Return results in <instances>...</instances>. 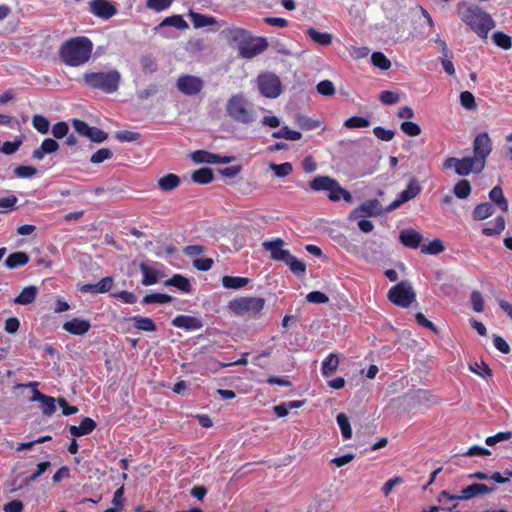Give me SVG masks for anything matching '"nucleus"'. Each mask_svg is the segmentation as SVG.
I'll return each instance as SVG.
<instances>
[{"instance_id": "f257e3e1", "label": "nucleus", "mask_w": 512, "mask_h": 512, "mask_svg": "<svg viewBox=\"0 0 512 512\" xmlns=\"http://www.w3.org/2000/svg\"><path fill=\"white\" fill-rule=\"evenodd\" d=\"M457 15L478 37L484 40L496 26L491 15L476 4L465 1L458 3Z\"/></svg>"}, {"instance_id": "f03ea898", "label": "nucleus", "mask_w": 512, "mask_h": 512, "mask_svg": "<svg viewBox=\"0 0 512 512\" xmlns=\"http://www.w3.org/2000/svg\"><path fill=\"white\" fill-rule=\"evenodd\" d=\"M93 47V42L88 37L75 36L61 44L59 58L66 66L79 67L90 60Z\"/></svg>"}, {"instance_id": "7ed1b4c3", "label": "nucleus", "mask_w": 512, "mask_h": 512, "mask_svg": "<svg viewBox=\"0 0 512 512\" xmlns=\"http://www.w3.org/2000/svg\"><path fill=\"white\" fill-rule=\"evenodd\" d=\"M226 116L234 123L249 126L258 118L255 104L243 92L232 94L225 104Z\"/></svg>"}, {"instance_id": "20e7f679", "label": "nucleus", "mask_w": 512, "mask_h": 512, "mask_svg": "<svg viewBox=\"0 0 512 512\" xmlns=\"http://www.w3.org/2000/svg\"><path fill=\"white\" fill-rule=\"evenodd\" d=\"M284 244L283 239L275 238L264 241L262 247L265 251L270 252L271 259L284 262L293 274L296 276L304 275L306 273V264L292 255L289 250L283 249Z\"/></svg>"}, {"instance_id": "39448f33", "label": "nucleus", "mask_w": 512, "mask_h": 512, "mask_svg": "<svg viewBox=\"0 0 512 512\" xmlns=\"http://www.w3.org/2000/svg\"><path fill=\"white\" fill-rule=\"evenodd\" d=\"M121 74L117 70L108 72H88L83 75V83L89 88L111 94L118 90Z\"/></svg>"}, {"instance_id": "423d86ee", "label": "nucleus", "mask_w": 512, "mask_h": 512, "mask_svg": "<svg viewBox=\"0 0 512 512\" xmlns=\"http://www.w3.org/2000/svg\"><path fill=\"white\" fill-rule=\"evenodd\" d=\"M309 187L315 192L327 191L328 199L332 202H338L340 199H343L346 203H352L353 201L352 194L330 176H316L309 182Z\"/></svg>"}, {"instance_id": "0eeeda50", "label": "nucleus", "mask_w": 512, "mask_h": 512, "mask_svg": "<svg viewBox=\"0 0 512 512\" xmlns=\"http://www.w3.org/2000/svg\"><path fill=\"white\" fill-rule=\"evenodd\" d=\"M266 300L257 296H238L228 302L227 309L236 316H256L261 313Z\"/></svg>"}, {"instance_id": "6e6552de", "label": "nucleus", "mask_w": 512, "mask_h": 512, "mask_svg": "<svg viewBox=\"0 0 512 512\" xmlns=\"http://www.w3.org/2000/svg\"><path fill=\"white\" fill-rule=\"evenodd\" d=\"M443 168L445 170L454 169L455 173L459 176H467L470 173L479 174L485 166L482 165L475 157L466 156L462 159L455 157H449L443 162Z\"/></svg>"}, {"instance_id": "1a4fd4ad", "label": "nucleus", "mask_w": 512, "mask_h": 512, "mask_svg": "<svg viewBox=\"0 0 512 512\" xmlns=\"http://www.w3.org/2000/svg\"><path fill=\"white\" fill-rule=\"evenodd\" d=\"M493 491L494 487H489L483 483L474 482L468 485L466 488L462 489V492H460L459 495H452L447 491L441 492L440 497H438V502L444 505L445 502H453L456 500H469L478 495H485Z\"/></svg>"}, {"instance_id": "9d476101", "label": "nucleus", "mask_w": 512, "mask_h": 512, "mask_svg": "<svg viewBox=\"0 0 512 512\" xmlns=\"http://www.w3.org/2000/svg\"><path fill=\"white\" fill-rule=\"evenodd\" d=\"M257 86L262 96L270 99L277 98L282 92L279 77L273 73H263L257 77Z\"/></svg>"}, {"instance_id": "9b49d317", "label": "nucleus", "mask_w": 512, "mask_h": 512, "mask_svg": "<svg viewBox=\"0 0 512 512\" xmlns=\"http://www.w3.org/2000/svg\"><path fill=\"white\" fill-rule=\"evenodd\" d=\"M39 382L33 381L27 384H18V388H31L32 396L30 400L32 402H39L42 413L47 416H51L56 411L55 399L51 396H47L38 390Z\"/></svg>"}, {"instance_id": "f8f14e48", "label": "nucleus", "mask_w": 512, "mask_h": 512, "mask_svg": "<svg viewBox=\"0 0 512 512\" xmlns=\"http://www.w3.org/2000/svg\"><path fill=\"white\" fill-rule=\"evenodd\" d=\"M415 298L412 287L405 282H400L390 288L388 292V299L393 304L406 308L408 307Z\"/></svg>"}, {"instance_id": "ddd939ff", "label": "nucleus", "mask_w": 512, "mask_h": 512, "mask_svg": "<svg viewBox=\"0 0 512 512\" xmlns=\"http://www.w3.org/2000/svg\"><path fill=\"white\" fill-rule=\"evenodd\" d=\"M176 87L186 96H196L202 91L204 81L198 76L182 74L176 80Z\"/></svg>"}, {"instance_id": "4468645a", "label": "nucleus", "mask_w": 512, "mask_h": 512, "mask_svg": "<svg viewBox=\"0 0 512 512\" xmlns=\"http://www.w3.org/2000/svg\"><path fill=\"white\" fill-rule=\"evenodd\" d=\"M268 48V42L263 37H250L243 43L239 50V56L245 59H252Z\"/></svg>"}, {"instance_id": "2eb2a0df", "label": "nucleus", "mask_w": 512, "mask_h": 512, "mask_svg": "<svg viewBox=\"0 0 512 512\" xmlns=\"http://www.w3.org/2000/svg\"><path fill=\"white\" fill-rule=\"evenodd\" d=\"M492 151V141L488 133L478 134L473 141V157L486 166V159Z\"/></svg>"}, {"instance_id": "dca6fc26", "label": "nucleus", "mask_w": 512, "mask_h": 512, "mask_svg": "<svg viewBox=\"0 0 512 512\" xmlns=\"http://www.w3.org/2000/svg\"><path fill=\"white\" fill-rule=\"evenodd\" d=\"M88 5L90 13L103 20H109L117 14L116 6L109 0H91Z\"/></svg>"}, {"instance_id": "f3484780", "label": "nucleus", "mask_w": 512, "mask_h": 512, "mask_svg": "<svg viewBox=\"0 0 512 512\" xmlns=\"http://www.w3.org/2000/svg\"><path fill=\"white\" fill-rule=\"evenodd\" d=\"M382 212V207L378 200H368L356 207L350 214V219H357L366 216H378Z\"/></svg>"}, {"instance_id": "a211bd4d", "label": "nucleus", "mask_w": 512, "mask_h": 512, "mask_svg": "<svg viewBox=\"0 0 512 512\" xmlns=\"http://www.w3.org/2000/svg\"><path fill=\"white\" fill-rule=\"evenodd\" d=\"M229 45L237 46L238 51L243 43L250 37L251 33L245 29L233 27L223 31Z\"/></svg>"}, {"instance_id": "6ab92c4d", "label": "nucleus", "mask_w": 512, "mask_h": 512, "mask_svg": "<svg viewBox=\"0 0 512 512\" xmlns=\"http://www.w3.org/2000/svg\"><path fill=\"white\" fill-rule=\"evenodd\" d=\"M172 325L177 328L192 331L201 329L203 327V322L200 318L194 316L178 315L172 320Z\"/></svg>"}, {"instance_id": "aec40b11", "label": "nucleus", "mask_w": 512, "mask_h": 512, "mask_svg": "<svg viewBox=\"0 0 512 512\" xmlns=\"http://www.w3.org/2000/svg\"><path fill=\"white\" fill-rule=\"evenodd\" d=\"M91 328V324L87 320L73 318L63 324V329L72 335H84Z\"/></svg>"}, {"instance_id": "412c9836", "label": "nucleus", "mask_w": 512, "mask_h": 512, "mask_svg": "<svg viewBox=\"0 0 512 512\" xmlns=\"http://www.w3.org/2000/svg\"><path fill=\"white\" fill-rule=\"evenodd\" d=\"M113 278L110 276L102 278L98 283L95 284H83L79 290L82 293H106L111 290L113 286Z\"/></svg>"}, {"instance_id": "4be33fe9", "label": "nucleus", "mask_w": 512, "mask_h": 512, "mask_svg": "<svg viewBox=\"0 0 512 512\" xmlns=\"http://www.w3.org/2000/svg\"><path fill=\"white\" fill-rule=\"evenodd\" d=\"M96 426L97 424L92 418L85 417L79 425H71L69 432L73 437H80L91 433Z\"/></svg>"}, {"instance_id": "5701e85b", "label": "nucleus", "mask_w": 512, "mask_h": 512, "mask_svg": "<svg viewBox=\"0 0 512 512\" xmlns=\"http://www.w3.org/2000/svg\"><path fill=\"white\" fill-rule=\"evenodd\" d=\"M139 269L140 271L142 272V275H143V278L141 280V283L144 285V286H150V285H154L158 282L159 280V271L145 263V262H141L139 264Z\"/></svg>"}, {"instance_id": "b1692460", "label": "nucleus", "mask_w": 512, "mask_h": 512, "mask_svg": "<svg viewBox=\"0 0 512 512\" xmlns=\"http://www.w3.org/2000/svg\"><path fill=\"white\" fill-rule=\"evenodd\" d=\"M59 149V144L52 138H46L42 141L39 148L35 149L32 157L37 160H42L45 154L54 153Z\"/></svg>"}, {"instance_id": "393cba45", "label": "nucleus", "mask_w": 512, "mask_h": 512, "mask_svg": "<svg viewBox=\"0 0 512 512\" xmlns=\"http://www.w3.org/2000/svg\"><path fill=\"white\" fill-rule=\"evenodd\" d=\"M423 237L418 234V248L421 252L429 255H437L444 251L445 247L440 239H434L429 243H422Z\"/></svg>"}, {"instance_id": "a878e982", "label": "nucleus", "mask_w": 512, "mask_h": 512, "mask_svg": "<svg viewBox=\"0 0 512 512\" xmlns=\"http://www.w3.org/2000/svg\"><path fill=\"white\" fill-rule=\"evenodd\" d=\"M37 296L38 288L36 286L30 285L24 287L20 294L14 298L13 302L19 305H29L36 300Z\"/></svg>"}, {"instance_id": "bb28decb", "label": "nucleus", "mask_w": 512, "mask_h": 512, "mask_svg": "<svg viewBox=\"0 0 512 512\" xmlns=\"http://www.w3.org/2000/svg\"><path fill=\"white\" fill-rule=\"evenodd\" d=\"M415 183H416V180L414 178L411 179L407 189L400 193L399 197L388 206L387 210L388 211L394 210V209L398 208L399 206H401L403 203L412 199L416 195L415 188H414Z\"/></svg>"}, {"instance_id": "cd10ccee", "label": "nucleus", "mask_w": 512, "mask_h": 512, "mask_svg": "<svg viewBox=\"0 0 512 512\" xmlns=\"http://www.w3.org/2000/svg\"><path fill=\"white\" fill-rule=\"evenodd\" d=\"M188 16L196 29L217 24L214 17L195 12L191 9L189 10Z\"/></svg>"}, {"instance_id": "c85d7f7f", "label": "nucleus", "mask_w": 512, "mask_h": 512, "mask_svg": "<svg viewBox=\"0 0 512 512\" xmlns=\"http://www.w3.org/2000/svg\"><path fill=\"white\" fill-rule=\"evenodd\" d=\"M30 260L29 255L26 252L18 251L11 253L5 260V266L8 269H15L26 265Z\"/></svg>"}, {"instance_id": "c756f323", "label": "nucleus", "mask_w": 512, "mask_h": 512, "mask_svg": "<svg viewBox=\"0 0 512 512\" xmlns=\"http://www.w3.org/2000/svg\"><path fill=\"white\" fill-rule=\"evenodd\" d=\"M164 285L176 287L183 293H190L192 290L190 281L180 274H174L164 282Z\"/></svg>"}, {"instance_id": "7c9ffc66", "label": "nucleus", "mask_w": 512, "mask_h": 512, "mask_svg": "<svg viewBox=\"0 0 512 512\" xmlns=\"http://www.w3.org/2000/svg\"><path fill=\"white\" fill-rule=\"evenodd\" d=\"M180 183V177L173 173L166 174L158 179V187L164 192L176 189Z\"/></svg>"}, {"instance_id": "2f4dec72", "label": "nucleus", "mask_w": 512, "mask_h": 512, "mask_svg": "<svg viewBox=\"0 0 512 512\" xmlns=\"http://www.w3.org/2000/svg\"><path fill=\"white\" fill-rule=\"evenodd\" d=\"M162 27H175L180 30H185V29H188L189 25L184 20L182 15L176 14V15H172V16H168V17L164 18L161 21V23L157 27H155V31H157L158 29H160Z\"/></svg>"}, {"instance_id": "473e14b6", "label": "nucleus", "mask_w": 512, "mask_h": 512, "mask_svg": "<svg viewBox=\"0 0 512 512\" xmlns=\"http://www.w3.org/2000/svg\"><path fill=\"white\" fill-rule=\"evenodd\" d=\"M489 198L502 212L508 211V201L504 196L503 190L500 186H495L489 192Z\"/></svg>"}, {"instance_id": "72a5a7b5", "label": "nucleus", "mask_w": 512, "mask_h": 512, "mask_svg": "<svg viewBox=\"0 0 512 512\" xmlns=\"http://www.w3.org/2000/svg\"><path fill=\"white\" fill-rule=\"evenodd\" d=\"M250 282V279L247 277L241 276H223L222 277V285L226 289H241L245 287Z\"/></svg>"}, {"instance_id": "f704fd0d", "label": "nucleus", "mask_w": 512, "mask_h": 512, "mask_svg": "<svg viewBox=\"0 0 512 512\" xmlns=\"http://www.w3.org/2000/svg\"><path fill=\"white\" fill-rule=\"evenodd\" d=\"M489 224L491 226L482 229V234L489 237L501 234L506 226L503 216H497L493 221L489 222Z\"/></svg>"}, {"instance_id": "c9c22d12", "label": "nucleus", "mask_w": 512, "mask_h": 512, "mask_svg": "<svg viewBox=\"0 0 512 512\" xmlns=\"http://www.w3.org/2000/svg\"><path fill=\"white\" fill-rule=\"evenodd\" d=\"M339 366V359L336 353H330L323 361L321 366L322 375L331 376Z\"/></svg>"}, {"instance_id": "e433bc0d", "label": "nucleus", "mask_w": 512, "mask_h": 512, "mask_svg": "<svg viewBox=\"0 0 512 512\" xmlns=\"http://www.w3.org/2000/svg\"><path fill=\"white\" fill-rule=\"evenodd\" d=\"M191 179L193 182L198 184H209L214 179V174L212 169L208 167H203L198 170H195L192 175Z\"/></svg>"}, {"instance_id": "4c0bfd02", "label": "nucleus", "mask_w": 512, "mask_h": 512, "mask_svg": "<svg viewBox=\"0 0 512 512\" xmlns=\"http://www.w3.org/2000/svg\"><path fill=\"white\" fill-rule=\"evenodd\" d=\"M131 320L134 322V327L141 331L154 332L156 331V324L149 317L133 316Z\"/></svg>"}, {"instance_id": "58836bf2", "label": "nucleus", "mask_w": 512, "mask_h": 512, "mask_svg": "<svg viewBox=\"0 0 512 512\" xmlns=\"http://www.w3.org/2000/svg\"><path fill=\"white\" fill-rule=\"evenodd\" d=\"M494 213L493 206L491 203L484 202L478 204L473 210V219L474 220H484L490 217Z\"/></svg>"}, {"instance_id": "ea45409f", "label": "nucleus", "mask_w": 512, "mask_h": 512, "mask_svg": "<svg viewBox=\"0 0 512 512\" xmlns=\"http://www.w3.org/2000/svg\"><path fill=\"white\" fill-rule=\"evenodd\" d=\"M307 35L316 43L327 46L332 42V35L326 32H320L314 28L307 30Z\"/></svg>"}, {"instance_id": "a19ab883", "label": "nucleus", "mask_w": 512, "mask_h": 512, "mask_svg": "<svg viewBox=\"0 0 512 512\" xmlns=\"http://www.w3.org/2000/svg\"><path fill=\"white\" fill-rule=\"evenodd\" d=\"M272 137L298 141L302 138V134L299 131L290 129L288 126H283L280 130L273 132Z\"/></svg>"}, {"instance_id": "79ce46f5", "label": "nucleus", "mask_w": 512, "mask_h": 512, "mask_svg": "<svg viewBox=\"0 0 512 512\" xmlns=\"http://www.w3.org/2000/svg\"><path fill=\"white\" fill-rule=\"evenodd\" d=\"M438 402V398L429 390L418 389V407L429 408Z\"/></svg>"}, {"instance_id": "37998d69", "label": "nucleus", "mask_w": 512, "mask_h": 512, "mask_svg": "<svg viewBox=\"0 0 512 512\" xmlns=\"http://www.w3.org/2000/svg\"><path fill=\"white\" fill-rule=\"evenodd\" d=\"M172 296L164 293H152L143 297V304H167L172 302Z\"/></svg>"}, {"instance_id": "c03bdc74", "label": "nucleus", "mask_w": 512, "mask_h": 512, "mask_svg": "<svg viewBox=\"0 0 512 512\" xmlns=\"http://www.w3.org/2000/svg\"><path fill=\"white\" fill-rule=\"evenodd\" d=\"M453 193L459 199H466L471 193V185L468 180H460L456 183Z\"/></svg>"}, {"instance_id": "a18cd8bd", "label": "nucleus", "mask_w": 512, "mask_h": 512, "mask_svg": "<svg viewBox=\"0 0 512 512\" xmlns=\"http://www.w3.org/2000/svg\"><path fill=\"white\" fill-rule=\"evenodd\" d=\"M215 155L205 150H197L191 154V158L195 163L214 164Z\"/></svg>"}, {"instance_id": "49530a36", "label": "nucleus", "mask_w": 512, "mask_h": 512, "mask_svg": "<svg viewBox=\"0 0 512 512\" xmlns=\"http://www.w3.org/2000/svg\"><path fill=\"white\" fill-rule=\"evenodd\" d=\"M492 39L498 47H500L504 50H509L512 47L511 37L503 32H500V31L495 32L492 36Z\"/></svg>"}, {"instance_id": "de8ad7c7", "label": "nucleus", "mask_w": 512, "mask_h": 512, "mask_svg": "<svg viewBox=\"0 0 512 512\" xmlns=\"http://www.w3.org/2000/svg\"><path fill=\"white\" fill-rule=\"evenodd\" d=\"M372 64L381 69L388 70L391 67L390 60L382 52H374L371 55Z\"/></svg>"}, {"instance_id": "09e8293b", "label": "nucleus", "mask_w": 512, "mask_h": 512, "mask_svg": "<svg viewBox=\"0 0 512 512\" xmlns=\"http://www.w3.org/2000/svg\"><path fill=\"white\" fill-rule=\"evenodd\" d=\"M369 125V120L362 116H352L344 122V126L348 129L365 128Z\"/></svg>"}, {"instance_id": "8fccbe9b", "label": "nucleus", "mask_w": 512, "mask_h": 512, "mask_svg": "<svg viewBox=\"0 0 512 512\" xmlns=\"http://www.w3.org/2000/svg\"><path fill=\"white\" fill-rule=\"evenodd\" d=\"M336 420H337V424L341 430L342 436L345 439L350 438L352 436V429H351L348 417L345 414L340 413L337 415Z\"/></svg>"}, {"instance_id": "3c124183", "label": "nucleus", "mask_w": 512, "mask_h": 512, "mask_svg": "<svg viewBox=\"0 0 512 512\" xmlns=\"http://www.w3.org/2000/svg\"><path fill=\"white\" fill-rule=\"evenodd\" d=\"M33 127L41 134H46L49 131V121L42 115H34L32 118Z\"/></svg>"}, {"instance_id": "603ef678", "label": "nucleus", "mask_w": 512, "mask_h": 512, "mask_svg": "<svg viewBox=\"0 0 512 512\" xmlns=\"http://www.w3.org/2000/svg\"><path fill=\"white\" fill-rule=\"evenodd\" d=\"M469 370L482 378H488L492 376V370L484 361H481L480 363H475L474 365L470 364Z\"/></svg>"}, {"instance_id": "864d4df0", "label": "nucleus", "mask_w": 512, "mask_h": 512, "mask_svg": "<svg viewBox=\"0 0 512 512\" xmlns=\"http://www.w3.org/2000/svg\"><path fill=\"white\" fill-rule=\"evenodd\" d=\"M18 198L15 195L0 198V213H8L17 209Z\"/></svg>"}, {"instance_id": "5fc2aeb1", "label": "nucleus", "mask_w": 512, "mask_h": 512, "mask_svg": "<svg viewBox=\"0 0 512 512\" xmlns=\"http://www.w3.org/2000/svg\"><path fill=\"white\" fill-rule=\"evenodd\" d=\"M113 156V152L109 148H101L97 150L90 158L91 163L100 164L106 160L111 159Z\"/></svg>"}, {"instance_id": "6e6d98bb", "label": "nucleus", "mask_w": 512, "mask_h": 512, "mask_svg": "<svg viewBox=\"0 0 512 512\" xmlns=\"http://www.w3.org/2000/svg\"><path fill=\"white\" fill-rule=\"evenodd\" d=\"M270 168L275 172L276 176L280 178L290 175L293 171V166L289 162L282 164L271 163Z\"/></svg>"}, {"instance_id": "4d7b16f0", "label": "nucleus", "mask_w": 512, "mask_h": 512, "mask_svg": "<svg viewBox=\"0 0 512 512\" xmlns=\"http://www.w3.org/2000/svg\"><path fill=\"white\" fill-rule=\"evenodd\" d=\"M174 0H146V7L156 12L168 9Z\"/></svg>"}, {"instance_id": "13d9d810", "label": "nucleus", "mask_w": 512, "mask_h": 512, "mask_svg": "<svg viewBox=\"0 0 512 512\" xmlns=\"http://www.w3.org/2000/svg\"><path fill=\"white\" fill-rule=\"evenodd\" d=\"M140 64H141L142 71L144 73L152 74V73L156 72V70L158 68L156 60L150 55L143 56L140 60Z\"/></svg>"}, {"instance_id": "bf43d9fd", "label": "nucleus", "mask_w": 512, "mask_h": 512, "mask_svg": "<svg viewBox=\"0 0 512 512\" xmlns=\"http://www.w3.org/2000/svg\"><path fill=\"white\" fill-rule=\"evenodd\" d=\"M460 103L467 110H474L477 108L475 97L469 91H463L460 94Z\"/></svg>"}, {"instance_id": "052dcab7", "label": "nucleus", "mask_w": 512, "mask_h": 512, "mask_svg": "<svg viewBox=\"0 0 512 512\" xmlns=\"http://www.w3.org/2000/svg\"><path fill=\"white\" fill-rule=\"evenodd\" d=\"M379 100L385 105H393L399 102L400 96L397 92L385 90L379 94Z\"/></svg>"}, {"instance_id": "680f3d73", "label": "nucleus", "mask_w": 512, "mask_h": 512, "mask_svg": "<svg viewBox=\"0 0 512 512\" xmlns=\"http://www.w3.org/2000/svg\"><path fill=\"white\" fill-rule=\"evenodd\" d=\"M317 91L323 96H333L335 94V87L332 81L322 80L317 84Z\"/></svg>"}, {"instance_id": "e2e57ef3", "label": "nucleus", "mask_w": 512, "mask_h": 512, "mask_svg": "<svg viewBox=\"0 0 512 512\" xmlns=\"http://www.w3.org/2000/svg\"><path fill=\"white\" fill-rule=\"evenodd\" d=\"M14 173L20 178H31L36 175L37 169L33 166L20 165L15 168Z\"/></svg>"}, {"instance_id": "0e129e2a", "label": "nucleus", "mask_w": 512, "mask_h": 512, "mask_svg": "<svg viewBox=\"0 0 512 512\" xmlns=\"http://www.w3.org/2000/svg\"><path fill=\"white\" fill-rule=\"evenodd\" d=\"M22 141L20 139H16L14 141H6L0 147V151L6 155L14 154L21 146Z\"/></svg>"}, {"instance_id": "69168bd1", "label": "nucleus", "mask_w": 512, "mask_h": 512, "mask_svg": "<svg viewBox=\"0 0 512 512\" xmlns=\"http://www.w3.org/2000/svg\"><path fill=\"white\" fill-rule=\"evenodd\" d=\"M471 304L475 312L481 313L484 310V300L482 294L479 291H473L471 293Z\"/></svg>"}, {"instance_id": "338daca9", "label": "nucleus", "mask_w": 512, "mask_h": 512, "mask_svg": "<svg viewBox=\"0 0 512 512\" xmlns=\"http://www.w3.org/2000/svg\"><path fill=\"white\" fill-rule=\"evenodd\" d=\"M69 126L66 122L60 121L53 125L52 134L56 139H62L68 134Z\"/></svg>"}, {"instance_id": "774afa93", "label": "nucleus", "mask_w": 512, "mask_h": 512, "mask_svg": "<svg viewBox=\"0 0 512 512\" xmlns=\"http://www.w3.org/2000/svg\"><path fill=\"white\" fill-rule=\"evenodd\" d=\"M373 134L382 141H391L395 135L393 130L385 129L381 126H377L373 129Z\"/></svg>"}]
</instances>
